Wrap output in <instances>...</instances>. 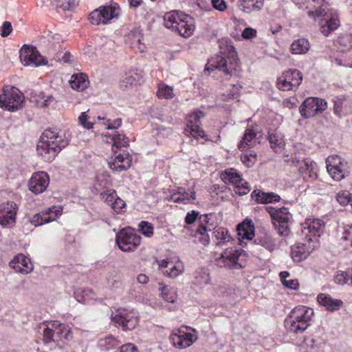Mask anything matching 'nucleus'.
Instances as JSON below:
<instances>
[{
	"instance_id": "obj_39",
	"label": "nucleus",
	"mask_w": 352,
	"mask_h": 352,
	"mask_svg": "<svg viewBox=\"0 0 352 352\" xmlns=\"http://www.w3.org/2000/svg\"><path fill=\"white\" fill-rule=\"evenodd\" d=\"M263 6V0H241L239 8L245 12H251L253 10H258Z\"/></svg>"
},
{
	"instance_id": "obj_29",
	"label": "nucleus",
	"mask_w": 352,
	"mask_h": 352,
	"mask_svg": "<svg viewBox=\"0 0 352 352\" xmlns=\"http://www.w3.org/2000/svg\"><path fill=\"white\" fill-rule=\"evenodd\" d=\"M102 141L107 144H112L113 150L114 147L118 148L122 146H126L129 142V140L126 135L118 132L103 134Z\"/></svg>"
},
{
	"instance_id": "obj_24",
	"label": "nucleus",
	"mask_w": 352,
	"mask_h": 352,
	"mask_svg": "<svg viewBox=\"0 0 352 352\" xmlns=\"http://www.w3.org/2000/svg\"><path fill=\"white\" fill-rule=\"evenodd\" d=\"M166 199L175 203H190L195 199V191L193 188L186 191L184 188L179 187L177 190L170 191V195H167Z\"/></svg>"
},
{
	"instance_id": "obj_18",
	"label": "nucleus",
	"mask_w": 352,
	"mask_h": 352,
	"mask_svg": "<svg viewBox=\"0 0 352 352\" xmlns=\"http://www.w3.org/2000/svg\"><path fill=\"white\" fill-rule=\"evenodd\" d=\"M62 214V206H53L33 215L30 219V222L34 226H42L56 220Z\"/></svg>"
},
{
	"instance_id": "obj_14",
	"label": "nucleus",
	"mask_w": 352,
	"mask_h": 352,
	"mask_svg": "<svg viewBox=\"0 0 352 352\" xmlns=\"http://www.w3.org/2000/svg\"><path fill=\"white\" fill-rule=\"evenodd\" d=\"M302 80V74L299 70L289 69L277 79V87L283 91H296Z\"/></svg>"
},
{
	"instance_id": "obj_17",
	"label": "nucleus",
	"mask_w": 352,
	"mask_h": 352,
	"mask_svg": "<svg viewBox=\"0 0 352 352\" xmlns=\"http://www.w3.org/2000/svg\"><path fill=\"white\" fill-rule=\"evenodd\" d=\"M20 59L24 66L38 67L47 63L46 59L33 46L23 45L20 50Z\"/></svg>"
},
{
	"instance_id": "obj_61",
	"label": "nucleus",
	"mask_w": 352,
	"mask_h": 352,
	"mask_svg": "<svg viewBox=\"0 0 352 352\" xmlns=\"http://www.w3.org/2000/svg\"><path fill=\"white\" fill-rule=\"evenodd\" d=\"M12 31V27L11 23L9 21H5L2 26L0 28V34L3 37H6L10 35Z\"/></svg>"
},
{
	"instance_id": "obj_52",
	"label": "nucleus",
	"mask_w": 352,
	"mask_h": 352,
	"mask_svg": "<svg viewBox=\"0 0 352 352\" xmlns=\"http://www.w3.org/2000/svg\"><path fill=\"white\" fill-rule=\"evenodd\" d=\"M57 335L60 338H63L65 340H70L72 339V329L68 325L60 324L57 330Z\"/></svg>"
},
{
	"instance_id": "obj_13",
	"label": "nucleus",
	"mask_w": 352,
	"mask_h": 352,
	"mask_svg": "<svg viewBox=\"0 0 352 352\" xmlns=\"http://www.w3.org/2000/svg\"><path fill=\"white\" fill-rule=\"evenodd\" d=\"M285 161L291 166H298L300 174L305 179L317 177V166L314 162L308 159H300L296 155H285Z\"/></svg>"
},
{
	"instance_id": "obj_51",
	"label": "nucleus",
	"mask_w": 352,
	"mask_h": 352,
	"mask_svg": "<svg viewBox=\"0 0 352 352\" xmlns=\"http://www.w3.org/2000/svg\"><path fill=\"white\" fill-rule=\"evenodd\" d=\"M338 45L342 50H350L352 48V34H346L340 36L338 39Z\"/></svg>"
},
{
	"instance_id": "obj_48",
	"label": "nucleus",
	"mask_w": 352,
	"mask_h": 352,
	"mask_svg": "<svg viewBox=\"0 0 352 352\" xmlns=\"http://www.w3.org/2000/svg\"><path fill=\"white\" fill-rule=\"evenodd\" d=\"M157 96L160 98L171 99L175 96L172 87L165 84H160L158 86Z\"/></svg>"
},
{
	"instance_id": "obj_21",
	"label": "nucleus",
	"mask_w": 352,
	"mask_h": 352,
	"mask_svg": "<svg viewBox=\"0 0 352 352\" xmlns=\"http://www.w3.org/2000/svg\"><path fill=\"white\" fill-rule=\"evenodd\" d=\"M155 263L162 273L169 278H176L183 273L184 266L180 261L156 260Z\"/></svg>"
},
{
	"instance_id": "obj_30",
	"label": "nucleus",
	"mask_w": 352,
	"mask_h": 352,
	"mask_svg": "<svg viewBox=\"0 0 352 352\" xmlns=\"http://www.w3.org/2000/svg\"><path fill=\"white\" fill-rule=\"evenodd\" d=\"M251 197L256 202L262 204L278 202L280 199V196L274 192H265L261 190H254Z\"/></svg>"
},
{
	"instance_id": "obj_12",
	"label": "nucleus",
	"mask_w": 352,
	"mask_h": 352,
	"mask_svg": "<svg viewBox=\"0 0 352 352\" xmlns=\"http://www.w3.org/2000/svg\"><path fill=\"white\" fill-rule=\"evenodd\" d=\"M327 170L336 181H341L349 174L348 163L338 155H331L326 160Z\"/></svg>"
},
{
	"instance_id": "obj_63",
	"label": "nucleus",
	"mask_w": 352,
	"mask_h": 352,
	"mask_svg": "<svg viewBox=\"0 0 352 352\" xmlns=\"http://www.w3.org/2000/svg\"><path fill=\"white\" fill-rule=\"evenodd\" d=\"M102 199L111 206V203H113L117 195L115 191L104 192L101 194Z\"/></svg>"
},
{
	"instance_id": "obj_56",
	"label": "nucleus",
	"mask_w": 352,
	"mask_h": 352,
	"mask_svg": "<svg viewBox=\"0 0 352 352\" xmlns=\"http://www.w3.org/2000/svg\"><path fill=\"white\" fill-rule=\"evenodd\" d=\"M140 231L146 237H151L153 234V227L147 221H142L139 224Z\"/></svg>"
},
{
	"instance_id": "obj_57",
	"label": "nucleus",
	"mask_w": 352,
	"mask_h": 352,
	"mask_svg": "<svg viewBox=\"0 0 352 352\" xmlns=\"http://www.w3.org/2000/svg\"><path fill=\"white\" fill-rule=\"evenodd\" d=\"M256 155L250 153V154H243L241 156L242 162L248 167L252 166L256 162Z\"/></svg>"
},
{
	"instance_id": "obj_6",
	"label": "nucleus",
	"mask_w": 352,
	"mask_h": 352,
	"mask_svg": "<svg viewBox=\"0 0 352 352\" xmlns=\"http://www.w3.org/2000/svg\"><path fill=\"white\" fill-rule=\"evenodd\" d=\"M266 209L272 217L278 234L283 236H288L290 233V224L292 220V215L289 213L288 208L269 206Z\"/></svg>"
},
{
	"instance_id": "obj_4",
	"label": "nucleus",
	"mask_w": 352,
	"mask_h": 352,
	"mask_svg": "<svg viewBox=\"0 0 352 352\" xmlns=\"http://www.w3.org/2000/svg\"><path fill=\"white\" fill-rule=\"evenodd\" d=\"M314 314L313 309L310 307L298 306L291 311L285 320V326L290 331L302 333L309 326Z\"/></svg>"
},
{
	"instance_id": "obj_25",
	"label": "nucleus",
	"mask_w": 352,
	"mask_h": 352,
	"mask_svg": "<svg viewBox=\"0 0 352 352\" xmlns=\"http://www.w3.org/2000/svg\"><path fill=\"white\" fill-rule=\"evenodd\" d=\"M212 228V225H208V217L204 216L196 228L195 233L192 234V236L195 238V242L207 245L210 241L208 232L211 231Z\"/></svg>"
},
{
	"instance_id": "obj_47",
	"label": "nucleus",
	"mask_w": 352,
	"mask_h": 352,
	"mask_svg": "<svg viewBox=\"0 0 352 352\" xmlns=\"http://www.w3.org/2000/svg\"><path fill=\"white\" fill-rule=\"evenodd\" d=\"M32 100L41 107H47L53 100L54 98L51 96H46L43 93L35 94L32 97Z\"/></svg>"
},
{
	"instance_id": "obj_19",
	"label": "nucleus",
	"mask_w": 352,
	"mask_h": 352,
	"mask_svg": "<svg viewBox=\"0 0 352 352\" xmlns=\"http://www.w3.org/2000/svg\"><path fill=\"white\" fill-rule=\"evenodd\" d=\"M324 222L318 219H307L302 224L301 232L304 237L315 239L318 242V238L323 232Z\"/></svg>"
},
{
	"instance_id": "obj_3",
	"label": "nucleus",
	"mask_w": 352,
	"mask_h": 352,
	"mask_svg": "<svg viewBox=\"0 0 352 352\" xmlns=\"http://www.w3.org/2000/svg\"><path fill=\"white\" fill-rule=\"evenodd\" d=\"M307 15L314 21H316L320 17L330 15L329 19L321 20L319 24L320 31L324 36H328L340 25V21L338 16L333 13V9L328 3H322L321 6L315 7L314 9L309 10Z\"/></svg>"
},
{
	"instance_id": "obj_62",
	"label": "nucleus",
	"mask_w": 352,
	"mask_h": 352,
	"mask_svg": "<svg viewBox=\"0 0 352 352\" xmlns=\"http://www.w3.org/2000/svg\"><path fill=\"white\" fill-rule=\"evenodd\" d=\"M104 124L107 129H118L122 124V120L120 118L116 119L113 121L107 120Z\"/></svg>"
},
{
	"instance_id": "obj_8",
	"label": "nucleus",
	"mask_w": 352,
	"mask_h": 352,
	"mask_svg": "<svg viewBox=\"0 0 352 352\" xmlns=\"http://www.w3.org/2000/svg\"><path fill=\"white\" fill-rule=\"evenodd\" d=\"M169 339L175 349H184L190 346L197 340L198 333L195 329L184 327L173 330Z\"/></svg>"
},
{
	"instance_id": "obj_2",
	"label": "nucleus",
	"mask_w": 352,
	"mask_h": 352,
	"mask_svg": "<svg viewBox=\"0 0 352 352\" xmlns=\"http://www.w3.org/2000/svg\"><path fill=\"white\" fill-rule=\"evenodd\" d=\"M219 47L221 55H217L211 58L208 61V65L223 71L226 76H231L236 72L238 68L236 52L227 39H222L219 41Z\"/></svg>"
},
{
	"instance_id": "obj_45",
	"label": "nucleus",
	"mask_w": 352,
	"mask_h": 352,
	"mask_svg": "<svg viewBox=\"0 0 352 352\" xmlns=\"http://www.w3.org/2000/svg\"><path fill=\"white\" fill-rule=\"evenodd\" d=\"M119 344V342L117 339L113 336H107L104 338H102L98 341V346L101 349L103 350H111L116 348Z\"/></svg>"
},
{
	"instance_id": "obj_60",
	"label": "nucleus",
	"mask_w": 352,
	"mask_h": 352,
	"mask_svg": "<svg viewBox=\"0 0 352 352\" xmlns=\"http://www.w3.org/2000/svg\"><path fill=\"white\" fill-rule=\"evenodd\" d=\"M349 280V274L343 271H339L334 276V281L339 285H344Z\"/></svg>"
},
{
	"instance_id": "obj_59",
	"label": "nucleus",
	"mask_w": 352,
	"mask_h": 352,
	"mask_svg": "<svg viewBox=\"0 0 352 352\" xmlns=\"http://www.w3.org/2000/svg\"><path fill=\"white\" fill-rule=\"evenodd\" d=\"M125 206L126 204L124 201L120 198H119L118 196H116L113 203H111V207L117 213L122 212L123 211V209L125 208Z\"/></svg>"
},
{
	"instance_id": "obj_16",
	"label": "nucleus",
	"mask_w": 352,
	"mask_h": 352,
	"mask_svg": "<svg viewBox=\"0 0 352 352\" xmlns=\"http://www.w3.org/2000/svg\"><path fill=\"white\" fill-rule=\"evenodd\" d=\"M327 107V102L319 98H307L300 107V113L305 118H310L322 113Z\"/></svg>"
},
{
	"instance_id": "obj_22",
	"label": "nucleus",
	"mask_w": 352,
	"mask_h": 352,
	"mask_svg": "<svg viewBox=\"0 0 352 352\" xmlns=\"http://www.w3.org/2000/svg\"><path fill=\"white\" fill-rule=\"evenodd\" d=\"M16 204L12 201L0 206V224L11 227L16 222Z\"/></svg>"
},
{
	"instance_id": "obj_37",
	"label": "nucleus",
	"mask_w": 352,
	"mask_h": 352,
	"mask_svg": "<svg viewBox=\"0 0 352 352\" xmlns=\"http://www.w3.org/2000/svg\"><path fill=\"white\" fill-rule=\"evenodd\" d=\"M237 232L239 239L251 240L254 236V228L251 221L239 224L237 226Z\"/></svg>"
},
{
	"instance_id": "obj_50",
	"label": "nucleus",
	"mask_w": 352,
	"mask_h": 352,
	"mask_svg": "<svg viewBox=\"0 0 352 352\" xmlns=\"http://www.w3.org/2000/svg\"><path fill=\"white\" fill-rule=\"evenodd\" d=\"M140 81V77L136 73H131L127 75L121 82V86L129 87L136 85Z\"/></svg>"
},
{
	"instance_id": "obj_64",
	"label": "nucleus",
	"mask_w": 352,
	"mask_h": 352,
	"mask_svg": "<svg viewBox=\"0 0 352 352\" xmlns=\"http://www.w3.org/2000/svg\"><path fill=\"white\" fill-rule=\"evenodd\" d=\"M342 239L345 241H350V245L352 246V225L348 226L344 228Z\"/></svg>"
},
{
	"instance_id": "obj_41",
	"label": "nucleus",
	"mask_w": 352,
	"mask_h": 352,
	"mask_svg": "<svg viewBox=\"0 0 352 352\" xmlns=\"http://www.w3.org/2000/svg\"><path fill=\"white\" fill-rule=\"evenodd\" d=\"M221 178L226 184L234 185L241 181V175L236 169L228 168L221 174Z\"/></svg>"
},
{
	"instance_id": "obj_35",
	"label": "nucleus",
	"mask_w": 352,
	"mask_h": 352,
	"mask_svg": "<svg viewBox=\"0 0 352 352\" xmlns=\"http://www.w3.org/2000/svg\"><path fill=\"white\" fill-rule=\"evenodd\" d=\"M317 299L320 305L331 311L339 309L343 303L342 300L333 299L329 295L325 294H319Z\"/></svg>"
},
{
	"instance_id": "obj_9",
	"label": "nucleus",
	"mask_w": 352,
	"mask_h": 352,
	"mask_svg": "<svg viewBox=\"0 0 352 352\" xmlns=\"http://www.w3.org/2000/svg\"><path fill=\"white\" fill-rule=\"evenodd\" d=\"M120 14V8L118 3L100 6L89 14V19L93 25L107 24L112 19L118 18Z\"/></svg>"
},
{
	"instance_id": "obj_43",
	"label": "nucleus",
	"mask_w": 352,
	"mask_h": 352,
	"mask_svg": "<svg viewBox=\"0 0 352 352\" xmlns=\"http://www.w3.org/2000/svg\"><path fill=\"white\" fill-rule=\"evenodd\" d=\"M210 280V275L207 269L201 268L195 272L194 284L199 286H204L209 283Z\"/></svg>"
},
{
	"instance_id": "obj_42",
	"label": "nucleus",
	"mask_w": 352,
	"mask_h": 352,
	"mask_svg": "<svg viewBox=\"0 0 352 352\" xmlns=\"http://www.w3.org/2000/svg\"><path fill=\"white\" fill-rule=\"evenodd\" d=\"M74 294L76 299L82 303H87L96 298V294L91 289H78Z\"/></svg>"
},
{
	"instance_id": "obj_15",
	"label": "nucleus",
	"mask_w": 352,
	"mask_h": 352,
	"mask_svg": "<svg viewBox=\"0 0 352 352\" xmlns=\"http://www.w3.org/2000/svg\"><path fill=\"white\" fill-rule=\"evenodd\" d=\"M319 243L315 239H303L292 247L291 256L295 262H300L306 259L318 247Z\"/></svg>"
},
{
	"instance_id": "obj_32",
	"label": "nucleus",
	"mask_w": 352,
	"mask_h": 352,
	"mask_svg": "<svg viewBox=\"0 0 352 352\" xmlns=\"http://www.w3.org/2000/svg\"><path fill=\"white\" fill-rule=\"evenodd\" d=\"M69 83L72 89L77 91H82L88 87L89 81L86 74L79 73L73 74Z\"/></svg>"
},
{
	"instance_id": "obj_54",
	"label": "nucleus",
	"mask_w": 352,
	"mask_h": 352,
	"mask_svg": "<svg viewBox=\"0 0 352 352\" xmlns=\"http://www.w3.org/2000/svg\"><path fill=\"white\" fill-rule=\"evenodd\" d=\"M336 199L342 206H346L351 201V193L346 190H341L336 194Z\"/></svg>"
},
{
	"instance_id": "obj_7",
	"label": "nucleus",
	"mask_w": 352,
	"mask_h": 352,
	"mask_svg": "<svg viewBox=\"0 0 352 352\" xmlns=\"http://www.w3.org/2000/svg\"><path fill=\"white\" fill-rule=\"evenodd\" d=\"M25 97L22 92L15 87L6 86L3 94L0 95V107L9 111H16L24 106Z\"/></svg>"
},
{
	"instance_id": "obj_49",
	"label": "nucleus",
	"mask_w": 352,
	"mask_h": 352,
	"mask_svg": "<svg viewBox=\"0 0 352 352\" xmlns=\"http://www.w3.org/2000/svg\"><path fill=\"white\" fill-rule=\"evenodd\" d=\"M258 243L270 251H273L276 247V243L270 235L264 234L258 239Z\"/></svg>"
},
{
	"instance_id": "obj_58",
	"label": "nucleus",
	"mask_w": 352,
	"mask_h": 352,
	"mask_svg": "<svg viewBox=\"0 0 352 352\" xmlns=\"http://www.w3.org/2000/svg\"><path fill=\"white\" fill-rule=\"evenodd\" d=\"M89 116L87 115V112H82L79 118H78V121H79V123L85 128V129H90L93 127L94 126V122H90L89 121Z\"/></svg>"
},
{
	"instance_id": "obj_34",
	"label": "nucleus",
	"mask_w": 352,
	"mask_h": 352,
	"mask_svg": "<svg viewBox=\"0 0 352 352\" xmlns=\"http://www.w3.org/2000/svg\"><path fill=\"white\" fill-rule=\"evenodd\" d=\"M58 327H60L58 321L45 322L41 324L39 329L43 331V340L46 342H52L54 333L57 334Z\"/></svg>"
},
{
	"instance_id": "obj_55",
	"label": "nucleus",
	"mask_w": 352,
	"mask_h": 352,
	"mask_svg": "<svg viewBox=\"0 0 352 352\" xmlns=\"http://www.w3.org/2000/svg\"><path fill=\"white\" fill-rule=\"evenodd\" d=\"M78 4V0H58L57 6L63 10H71L75 8Z\"/></svg>"
},
{
	"instance_id": "obj_53",
	"label": "nucleus",
	"mask_w": 352,
	"mask_h": 352,
	"mask_svg": "<svg viewBox=\"0 0 352 352\" xmlns=\"http://www.w3.org/2000/svg\"><path fill=\"white\" fill-rule=\"evenodd\" d=\"M234 186L236 188L235 193L241 196L247 195L250 191V188L248 182L244 181L242 178H241L240 182H238Z\"/></svg>"
},
{
	"instance_id": "obj_11",
	"label": "nucleus",
	"mask_w": 352,
	"mask_h": 352,
	"mask_svg": "<svg viewBox=\"0 0 352 352\" xmlns=\"http://www.w3.org/2000/svg\"><path fill=\"white\" fill-rule=\"evenodd\" d=\"M116 243L122 251L132 252L140 245L141 237L133 229L126 228L117 234Z\"/></svg>"
},
{
	"instance_id": "obj_44",
	"label": "nucleus",
	"mask_w": 352,
	"mask_h": 352,
	"mask_svg": "<svg viewBox=\"0 0 352 352\" xmlns=\"http://www.w3.org/2000/svg\"><path fill=\"white\" fill-rule=\"evenodd\" d=\"M111 182L110 175L107 172L98 173L94 184L95 188L98 190H102L109 187Z\"/></svg>"
},
{
	"instance_id": "obj_23",
	"label": "nucleus",
	"mask_w": 352,
	"mask_h": 352,
	"mask_svg": "<svg viewBox=\"0 0 352 352\" xmlns=\"http://www.w3.org/2000/svg\"><path fill=\"white\" fill-rule=\"evenodd\" d=\"M49 183L50 177L47 173H34L29 181V189L35 194H41L46 190Z\"/></svg>"
},
{
	"instance_id": "obj_36",
	"label": "nucleus",
	"mask_w": 352,
	"mask_h": 352,
	"mask_svg": "<svg viewBox=\"0 0 352 352\" xmlns=\"http://www.w3.org/2000/svg\"><path fill=\"white\" fill-rule=\"evenodd\" d=\"M212 239L217 245H226L232 239L228 230L223 227L213 228Z\"/></svg>"
},
{
	"instance_id": "obj_28",
	"label": "nucleus",
	"mask_w": 352,
	"mask_h": 352,
	"mask_svg": "<svg viewBox=\"0 0 352 352\" xmlns=\"http://www.w3.org/2000/svg\"><path fill=\"white\" fill-rule=\"evenodd\" d=\"M182 19H186V14L181 11L172 10L168 12L164 16V26L175 32Z\"/></svg>"
},
{
	"instance_id": "obj_38",
	"label": "nucleus",
	"mask_w": 352,
	"mask_h": 352,
	"mask_svg": "<svg viewBox=\"0 0 352 352\" xmlns=\"http://www.w3.org/2000/svg\"><path fill=\"white\" fill-rule=\"evenodd\" d=\"M268 140L275 152H279L283 148L285 142L281 133L277 131L269 133Z\"/></svg>"
},
{
	"instance_id": "obj_40",
	"label": "nucleus",
	"mask_w": 352,
	"mask_h": 352,
	"mask_svg": "<svg viewBox=\"0 0 352 352\" xmlns=\"http://www.w3.org/2000/svg\"><path fill=\"white\" fill-rule=\"evenodd\" d=\"M309 43L307 39L300 38L292 43L291 52L295 54H305L309 51Z\"/></svg>"
},
{
	"instance_id": "obj_46",
	"label": "nucleus",
	"mask_w": 352,
	"mask_h": 352,
	"mask_svg": "<svg viewBox=\"0 0 352 352\" xmlns=\"http://www.w3.org/2000/svg\"><path fill=\"white\" fill-rule=\"evenodd\" d=\"M161 290V296L167 302L174 303L176 301L177 292L175 288L164 286Z\"/></svg>"
},
{
	"instance_id": "obj_27",
	"label": "nucleus",
	"mask_w": 352,
	"mask_h": 352,
	"mask_svg": "<svg viewBox=\"0 0 352 352\" xmlns=\"http://www.w3.org/2000/svg\"><path fill=\"white\" fill-rule=\"evenodd\" d=\"M132 159L129 153H123L116 155L109 162V167L113 170L122 171L129 168Z\"/></svg>"
},
{
	"instance_id": "obj_20",
	"label": "nucleus",
	"mask_w": 352,
	"mask_h": 352,
	"mask_svg": "<svg viewBox=\"0 0 352 352\" xmlns=\"http://www.w3.org/2000/svg\"><path fill=\"white\" fill-rule=\"evenodd\" d=\"M204 116L201 111H195L189 115L187 119L185 133L187 135H191L196 139L204 138L205 132L199 127L200 118Z\"/></svg>"
},
{
	"instance_id": "obj_5",
	"label": "nucleus",
	"mask_w": 352,
	"mask_h": 352,
	"mask_svg": "<svg viewBox=\"0 0 352 352\" xmlns=\"http://www.w3.org/2000/svg\"><path fill=\"white\" fill-rule=\"evenodd\" d=\"M245 253L243 250L230 248L222 252H214L213 261L219 267L239 270L245 266Z\"/></svg>"
},
{
	"instance_id": "obj_1",
	"label": "nucleus",
	"mask_w": 352,
	"mask_h": 352,
	"mask_svg": "<svg viewBox=\"0 0 352 352\" xmlns=\"http://www.w3.org/2000/svg\"><path fill=\"white\" fill-rule=\"evenodd\" d=\"M69 140L56 129H46L37 145L38 153L45 160L50 161L68 144Z\"/></svg>"
},
{
	"instance_id": "obj_26",
	"label": "nucleus",
	"mask_w": 352,
	"mask_h": 352,
	"mask_svg": "<svg viewBox=\"0 0 352 352\" xmlns=\"http://www.w3.org/2000/svg\"><path fill=\"white\" fill-rule=\"evenodd\" d=\"M10 266L16 272L27 274L33 270L30 259L23 254H18L10 262Z\"/></svg>"
},
{
	"instance_id": "obj_10",
	"label": "nucleus",
	"mask_w": 352,
	"mask_h": 352,
	"mask_svg": "<svg viewBox=\"0 0 352 352\" xmlns=\"http://www.w3.org/2000/svg\"><path fill=\"white\" fill-rule=\"evenodd\" d=\"M111 321L123 330H132L138 323V315L132 309L120 308L111 314Z\"/></svg>"
},
{
	"instance_id": "obj_33",
	"label": "nucleus",
	"mask_w": 352,
	"mask_h": 352,
	"mask_svg": "<svg viewBox=\"0 0 352 352\" xmlns=\"http://www.w3.org/2000/svg\"><path fill=\"white\" fill-rule=\"evenodd\" d=\"M195 29V26L193 20L186 15V19H182L175 32L182 37L189 38L192 35Z\"/></svg>"
},
{
	"instance_id": "obj_31",
	"label": "nucleus",
	"mask_w": 352,
	"mask_h": 352,
	"mask_svg": "<svg viewBox=\"0 0 352 352\" xmlns=\"http://www.w3.org/2000/svg\"><path fill=\"white\" fill-rule=\"evenodd\" d=\"M257 133L254 129H247L239 144V148L243 151L254 147L258 142Z\"/></svg>"
}]
</instances>
